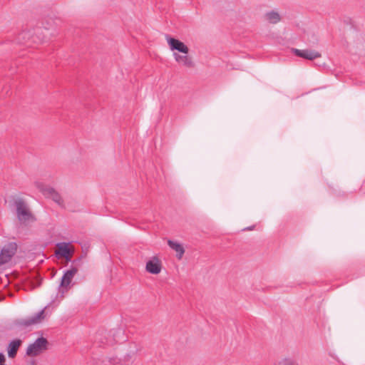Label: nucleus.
Masks as SVG:
<instances>
[{
	"label": "nucleus",
	"mask_w": 365,
	"mask_h": 365,
	"mask_svg": "<svg viewBox=\"0 0 365 365\" xmlns=\"http://www.w3.org/2000/svg\"><path fill=\"white\" fill-rule=\"evenodd\" d=\"M57 247L58 248V253L64 257L67 260H70L69 255H70V249L68 247V245L65 242H60L57 244Z\"/></svg>",
	"instance_id": "dca6fc26"
},
{
	"label": "nucleus",
	"mask_w": 365,
	"mask_h": 365,
	"mask_svg": "<svg viewBox=\"0 0 365 365\" xmlns=\"http://www.w3.org/2000/svg\"><path fill=\"white\" fill-rule=\"evenodd\" d=\"M252 229H253V227L252 226V227H247V228H245L244 230H252Z\"/></svg>",
	"instance_id": "412c9836"
},
{
	"label": "nucleus",
	"mask_w": 365,
	"mask_h": 365,
	"mask_svg": "<svg viewBox=\"0 0 365 365\" xmlns=\"http://www.w3.org/2000/svg\"><path fill=\"white\" fill-rule=\"evenodd\" d=\"M188 53H173V56L175 60L180 64L183 66L191 68L193 66V62L190 57L188 56Z\"/></svg>",
	"instance_id": "f8f14e48"
},
{
	"label": "nucleus",
	"mask_w": 365,
	"mask_h": 365,
	"mask_svg": "<svg viewBox=\"0 0 365 365\" xmlns=\"http://www.w3.org/2000/svg\"><path fill=\"white\" fill-rule=\"evenodd\" d=\"M133 354H128L123 359L112 357L108 359L103 363L106 364L105 365H129L133 362Z\"/></svg>",
	"instance_id": "9d476101"
},
{
	"label": "nucleus",
	"mask_w": 365,
	"mask_h": 365,
	"mask_svg": "<svg viewBox=\"0 0 365 365\" xmlns=\"http://www.w3.org/2000/svg\"><path fill=\"white\" fill-rule=\"evenodd\" d=\"M78 268L76 267H71L69 269L64 271L63 275L61 277L60 287L63 290H67L69 285L71 283L72 279L77 274Z\"/></svg>",
	"instance_id": "0eeeda50"
},
{
	"label": "nucleus",
	"mask_w": 365,
	"mask_h": 365,
	"mask_svg": "<svg viewBox=\"0 0 365 365\" xmlns=\"http://www.w3.org/2000/svg\"><path fill=\"white\" fill-rule=\"evenodd\" d=\"M14 204L16 207L17 219L20 222L25 223L27 222H35L36 220L24 199L20 197L17 198L14 200Z\"/></svg>",
	"instance_id": "f03ea898"
},
{
	"label": "nucleus",
	"mask_w": 365,
	"mask_h": 365,
	"mask_svg": "<svg viewBox=\"0 0 365 365\" xmlns=\"http://www.w3.org/2000/svg\"><path fill=\"white\" fill-rule=\"evenodd\" d=\"M166 38L172 51L176 50L181 53H188L189 48L183 42L168 36Z\"/></svg>",
	"instance_id": "6e6552de"
},
{
	"label": "nucleus",
	"mask_w": 365,
	"mask_h": 365,
	"mask_svg": "<svg viewBox=\"0 0 365 365\" xmlns=\"http://www.w3.org/2000/svg\"><path fill=\"white\" fill-rule=\"evenodd\" d=\"M279 365H297V363L292 359H284L279 362Z\"/></svg>",
	"instance_id": "f3484780"
},
{
	"label": "nucleus",
	"mask_w": 365,
	"mask_h": 365,
	"mask_svg": "<svg viewBox=\"0 0 365 365\" xmlns=\"http://www.w3.org/2000/svg\"><path fill=\"white\" fill-rule=\"evenodd\" d=\"M47 344L46 339L39 337L27 347L26 354L29 356H38L47 349Z\"/></svg>",
	"instance_id": "20e7f679"
},
{
	"label": "nucleus",
	"mask_w": 365,
	"mask_h": 365,
	"mask_svg": "<svg viewBox=\"0 0 365 365\" xmlns=\"http://www.w3.org/2000/svg\"><path fill=\"white\" fill-rule=\"evenodd\" d=\"M6 358L5 356L0 352V365H6Z\"/></svg>",
	"instance_id": "a211bd4d"
},
{
	"label": "nucleus",
	"mask_w": 365,
	"mask_h": 365,
	"mask_svg": "<svg viewBox=\"0 0 365 365\" xmlns=\"http://www.w3.org/2000/svg\"><path fill=\"white\" fill-rule=\"evenodd\" d=\"M21 344V341L20 339H14L12 340L7 347L8 356L9 358H14Z\"/></svg>",
	"instance_id": "4468645a"
},
{
	"label": "nucleus",
	"mask_w": 365,
	"mask_h": 365,
	"mask_svg": "<svg viewBox=\"0 0 365 365\" xmlns=\"http://www.w3.org/2000/svg\"><path fill=\"white\" fill-rule=\"evenodd\" d=\"M168 245L172 250L176 252V257L178 259H181L185 253V249L182 245L177 241H173L171 240L168 241Z\"/></svg>",
	"instance_id": "ddd939ff"
},
{
	"label": "nucleus",
	"mask_w": 365,
	"mask_h": 365,
	"mask_svg": "<svg viewBox=\"0 0 365 365\" xmlns=\"http://www.w3.org/2000/svg\"><path fill=\"white\" fill-rule=\"evenodd\" d=\"M35 185L45 197L52 198L58 205L63 202L61 195L53 187L38 181L35 182Z\"/></svg>",
	"instance_id": "39448f33"
},
{
	"label": "nucleus",
	"mask_w": 365,
	"mask_h": 365,
	"mask_svg": "<svg viewBox=\"0 0 365 365\" xmlns=\"http://www.w3.org/2000/svg\"><path fill=\"white\" fill-rule=\"evenodd\" d=\"M145 268L149 273L158 274L161 271V262L157 257H153L146 262Z\"/></svg>",
	"instance_id": "9b49d317"
},
{
	"label": "nucleus",
	"mask_w": 365,
	"mask_h": 365,
	"mask_svg": "<svg viewBox=\"0 0 365 365\" xmlns=\"http://www.w3.org/2000/svg\"><path fill=\"white\" fill-rule=\"evenodd\" d=\"M16 251V243H9L5 245L0 253V266L9 262Z\"/></svg>",
	"instance_id": "423d86ee"
},
{
	"label": "nucleus",
	"mask_w": 365,
	"mask_h": 365,
	"mask_svg": "<svg viewBox=\"0 0 365 365\" xmlns=\"http://www.w3.org/2000/svg\"><path fill=\"white\" fill-rule=\"evenodd\" d=\"M30 365H35V362L33 361H31V364Z\"/></svg>",
	"instance_id": "4be33fe9"
},
{
	"label": "nucleus",
	"mask_w": 365,
	"mask_h": 365,
	"mask_svg": "<svg viewBox=\"0 0 365 365\" xmlns=\"http://www.w3.org/2000/svg\"><path fill=\"white\" fill-rule=\"evenodd\" d=\"M113 336H114V339H113V341L115 342H120V341H124V339L123 338L122 340H120L119 339H117L115 336V334H113Z\"/></svg>",
	"instance_id": "6ab92c4d"
},
{
	"label": "nucleus",
	"mask_w": 365,
	"mask_h": 365,
	"mask_svg": "<svg viewBox=\"0 0 365 365\" xmlns=\"http://www.w3.org/2000/svg\"><path fill=\"white\" fill-rule=\"evenodd\" d=\"M264 18L270 24H277L281 21V15L276 11H269L264 14Z\"/></svg>",
	"instance_id": "2eb2a0df"
},
{
	"label": "nucleus",
	"mask_w": 365,
	"mask_h": 365,
	"mask_svg": "<svg viewBox=\"0 0 365 365\" xmlns=\"http://www.w3.org/2000/svg\"><path fill=\"white\" fill-rule=\"evenodd\" d=\"M292 51L296 56L308 60H313L321 56L318 51L313 50L292 48Z\"/></svg>",
	"instance_id": "1a4fd4ad"
},
{
	"label": "nucleus",
	"mask_w": 365,
	"mask_h": 365,
	"mask_svg": "<svg viewBox=\"0 0 365 365\" xmlns=\"http://www.w3.org/2000/svg\"><path fill=\"white\" fill-rule=\"evenodd\" d=\"M116 333L118 334H123V331L121 329H118V330L116 331Z\"/></svg>",
	"instance_id": "aec40b11"
},
{
	"label": "nucleus",
	"mask_w": 365,
	"mask_h": 365,
	"mask_svg": "<svg viewBox=\"0 0 365 365\" xmlns=\"http://www.w3.org/2000/svg\"><path fill=\"white\" fill-rule=\"evenodd\" d=\"M46 307L25 319H17L14 322V325L18 328H26L41 323L47 317Z\"/></svg>",
	"instance_id": "7ed1b4c3"
},
{
	"label": "nucleus",
	"mask_w": 365,
	"mask_h": 365,
	"mask_svg": "<svg viewBox=\"0 0 365 365\" xmlns=\"http://www.w3.org/2000/svg\"><path fill=\"white\" fill-rule=\"evenodd\" d=\"M56 34V26L51 19L42 23V27H36L28 31L21 32L16 38L19 43H38L47 41L50 36Z\"/></svg>",
	"instance_id": "f257e3e1"
}]
</instances>
